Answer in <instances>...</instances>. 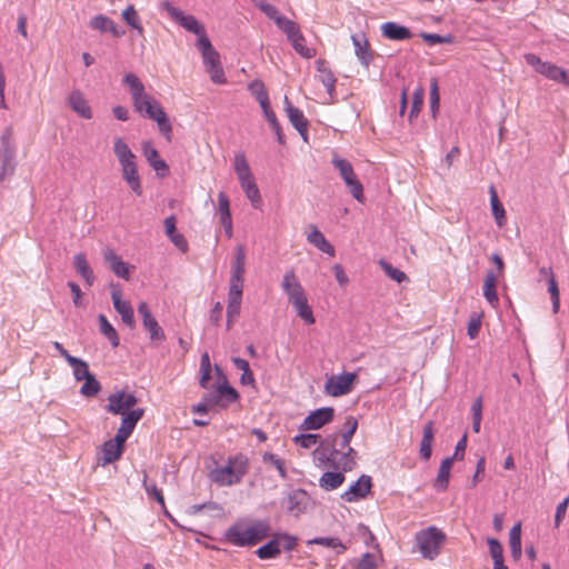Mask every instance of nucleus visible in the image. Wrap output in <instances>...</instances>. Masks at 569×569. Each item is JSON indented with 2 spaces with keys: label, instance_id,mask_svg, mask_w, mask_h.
<instances>
[{
  "label": "nucleus",
  "instance_id": "obj_1",
  "mask_svg": "<svg viewBox=\"0 0 569 569\" xmlns=\"http://www.w3.org/2000/svg\"><path fill=\"white\" fill-rule=\"evenodd\" d=\"M351 439L343 432L328 435L313 451V459L320 466L351 471L357 465V451L350 447Z\"/></svg>",
  "mask_w": 569,
  "mask_h": 569
},
{
  "label": "nucleus",
  "instance_id": "obj_2",
  "mask_svg": "<svg viewBox=\"0 0 569 569\" xmlns=\"http://www.w3.org/2000/svg\"><path fill=\"white\" fill-rule=\"evenodd\" d=\"M123 82L129 87L134 110L157 122L159 131L171 139V122L160 103L146 92L144 84L134 73H127Z\"/></svg>",
  "mask_w": 569,
  "mask_h": 569
},
{
  "label": "nucleus",
  "instance_id": "obj_3",
  "mask_svg": "<svg viewBox=\"0 0 569 569\" xmlns=\"http://www.w3.org/2000/svg\"><path fill=\"white\" fill-rule=\"evenodd\" d=\"M269 531V523L264 520H258L247 527L241 525L230 527L226 532V538L238 547L254 546L264 539Z\"/></svg>",
  "mask_w": 569,
  "mask_h": 569
},
{
  "label": "nucleus",
  "instance_id": "obj_4",
  "mask_svg": "<svg viewBox=\"0 0 569 569\" xmlns=\"http://www.w3.org/2000/svg\"><path fill=\"white\" fill-rule=\"evenodd\" d=\"M249 469L248 458L239 455L228 460L223 467L210 471V479L219 486H233L239 483Z\"/></svg>",
  "mask_w": 569,
  "mask_h": 569
},
{
  "label": "nucleus",
  "instance_id": "obj_5",
  "mask_svg": "<svg viewBox=\"0 0 569 569\" xmlns=\"http://www.w3.org/2000/svg\"><path fill=\"white\" fill-rule=\"evenodd\" d=\"M445 541L446 535L435 526H430L416 533L418 550L423 558L429 560H433L440 553Z\"/></svg>",
  "mask_w": 569,
  "mask_h": 569
},
{
  "label": "nucleus",
  "instance_id": "obj_6",
  "mask_svg": "<svg viewBox=\"0 0 569 569\" xmlns=\"http://www.w3.org/2000/svg\"><path fill=\"white\" fill-rule=\"evenodd\" d=\"M331 162L335 166V168L339 171L340 177L345 181L352 197L357 201L363 202V186L357 178L351 162L348 161L347 159L340 158L338 154L333 156Z\"/></svg>",
  "mask_w": 569,
  "mask_h": 569
},
{
  "label": "nucleus",
  "instance_id": "obj_7",
  "mask_svg": "<svg viewBox=\"0 0 569 569\" xmlns=\"http://www.w3.org/2000/svg\"><path fill=\"white\" fill-rule=\"evenodd\" d=\"M216 371L218 376L222 378L223 383L219 385L214 390L206 393L204 397L207 398V403H209L212 409L216 407L226 409L238 400L239 393L233 387L229 386L227 378L218 366H216Z\"/></svg>",
  "mask_w": 569,
  "mask_h": 569
},
{
  "label": "nucleus",
  "instance_id": "obj_8",
  "mask_svg": "<svg viewBox=\"0 0 569 569\" xmlns=\"http://www.w3.org/2000/svg\"><path fill=\"white\" fill-rule=\"evenodd\" d=\"M11 132L8 130L1 136V150H0V181L13 176L17 167L16 161V146L11 141Z\"/></svg>",
  "mask_w": 569,
  "mask_h": 569
},
{
  "label": "nucleus",
  "instance_id": "obj_9",
  "mask_svg": "<svg viewBox=\"0 0 569 569\" xmlns=\"http://www.w3.org/2000/svg\"><path fill=\"white\" fill-rule=\"evenodd\" d=\"M161 10L166 11L171 19L179 23L187 31L198 36L204 31V27L192 14H187L170 1L164 0L160 3Z\"/></svg>",
  "mask_w": 569,
  "mask_h": 569
},
{
  "label": "nucleus",
  "instance_id": "obj_10",
  "mask_svg": "<svg viewBox=\"0 0 569 569\" xmlns=\"http://www.w3.org/2000/svg\"><path fill=\"white\" fill-rule=\"evenodd\" d=\"M313 506L315 501L303 489L291 490L286 497V510L296 518L307 513Z\"/></svg>",
  "mask_w": 569,
  "mask_h": 569
},
{
  "label": "nucleus",
  "instance_id": "obj_11",
  "mask_svg": "<svg viewBox=\"0 0 569 569\" xmlns=\"http://www.w3.org/2000/svg\"><path fill=\"white\" fill-rule=\"evenodd\" d=\"M108 403L104 409L112 415H127L138 403V398L133 393L118 390L108 396Z\"/></svg>",
  "mask_w": 569,
  "mask_h": 569
},
{
  "label": "nucleus",
  "instance_id": "obj_12",
  "mask_svg": "<svg viewBox=\"0 0 569 569\" xmlns=\"http://www.w3.org/2000/svg\"><path fill=\"white\" fill-rule=\"evenodd\" d=\"M357 379L353 372H345L337 376H331L325 383V391L332 397H340L347 395L352 389V383Z\"/></svg>",
  "mask_w": 569,
  "mask_h": 569
},
{
  "label": "nucleus",
  "instance_id": "obj_13",
  "mask_svg": "<svg viewBox=\"0 0 569 569\" xmlns=\"http://www.w3.org/2000/svg\"><path fill=\"white\" fill-rule=\"evenodd\" d=\"M526 62L533 67L537 72L545 76L546 78L559 82L561 81V77L565 76V69L550 63V62H543L540 60L539 57H537L533 53H528L525 56Z\"/></svg>",
  "mask_w": 569,
  "mask_h": 569
},
{
  "label": "nucleus",
  "instance_id": "obj_14",
  "mask_svg": "<svg viewBox=\"0 0 569 569\" xmlns=\"http://www.w3.org/2000/svg\"><path fill=\"white\" fill-rule=\"evenodd\" d=\"M335 409L332 407L319 408L311 411L300 426L302 430H318L333 420Z\"/></svg>",
  "mask_w": 569,
  "mask_h": 569
},
{
  "label": "nucleus",
  "instance_id": "obj_15",
  "mask_svg": "<svg viewBox=\"0 0 569 569\" xmlns=\"http://www.w3.org/2000/svg\"><path fill=\"white\" fill-rule=\"evenodd\" d=\"M282 32L286 33L288 40L291 42L293 49L303 58L310 59L315 57L316 50L306 46L303 34L300 32L298 24L292 21Z\"/></svg>",
  "mask_w": 569,
  "mask_h": 569
},
{
  "label": "nucleus",
  "instance_id": "obj_16",
  "mask_svg": "<svg viewBox=\"0 0 569 569\" xmlns=\"http://www.w3.org/2000/svg\"><path fill=\"white\" fill-rule=\"evenodd\" d=\"M138 313L142 318V326L149 332L150 339L152 341H163L166 339L164 332L152 316L147 302L139 303Z\"/></svg>",
  "mask_w": 569,
  "mask_h": 569
},
{
  "label": "nucleus",
  "instance_id": "obj_17",
  "mask_svg": "<svg viewBox=\"0 0 569 569\" xmlns=\"http://www.w3.org/2000/svg\"><path fill=\"white\" fill-rule=\"evenodd\" d=\"M372 480L370 476L362 475L353 482L348 490L341 495V499L347 502H355L365 499L371 491Z\"/></svg>",
  "mask_w": 569,
  "mask_h": 569
},
{
  "label": "nucleus",
  "instance_id": "obj_18",
  "mask_svg": "<svg viewBox=\"0 0 569 569\" xmlns=\"http://www.w3.org/2000/svg\"><path fill=\"white\" fill-rule=\"evenodd\" d=\"M281 288L291 305L307 297L303 287L292 269L286 271L283 274Z\"/></svg>",
  "mask_w": 569,
  "mask_h": 569
},
{
  "label": "nucleus",
  "instance_id": "obj_19",
  "mask_svg": "<svg viewBox=\"0 0 569 569\" xmlns=\"http://www.w3.org/2000/svg\"><path fill=\"white\" fill-rule=\"evenodd\" d=\"M111 300L123 323L133 328L136 326L133 309L129 301L122 299V292L119 288L112 287Z\"/></svg>",
  "mask_w": 569,
  "mask_h": 569
},
{
  "label": "nucleus",
  "instance_id": "obj_20",
  "mask_svg": "<svg viewBox=\"0 0 569 569\" xmlns=\"http://www.w3.org/2000/svg\"><path fill=\"white\" fill-rule=\"evenodd\" d=\"M316 69L318 71V79L325 86L326 91L331 101L336 99V83L337 78L333 72L328 67V63L323 59H318L316 61Z\"/></svg>",
  "mask_w": 569,
  "mask_h": 569
},
{
  "label": "nucleus",
  "instance_id": "obj_21",
  "mask_svg": "<svg viewBox=\"0 0 569 569\" xmlns=\"http://www.w3.org/2000/svg\"><path fill=\"white\" fill-rule=\"evenodd\" d=\"M284 110L287 112V116L291 122V124L297 129V131L300 133V136L303 138L305 141L308 140V121L303 114V112L292 106V103L289 101V99L284 98Z\"/></svg>",
  "mask_w": 569,
  "mask_h": 569
},
{
  "label": "nucleus",
  "instance_id": "obj_22",
  "mask_svg": "<svg viewBox=\"0 0 569 569\" xmlns=\"http://www.w3.org/2000/svg\"><path fill=\"white\" fill-rule=\"evenodd\" d=\"M89 27L99 32H110L114 38H120L126 33L111 18L104 14L93 16L89 21Z\"/></svg>",
  "mask_w": 569,
  "mask_h": 569
},
{
  "label": "nucleus",
  "instance_id": "obj_23",
  "mask_svg": "<svg viewBox=\"0 0 569 569\" xmlns=\"http://www.w3.org/2000/svg\"><path fill=\"white\" fill-rule=\"evenodd\" d=\"M142 151L148 163L159 177H166L169 174V167L167 162L159 157V152L153 148L151 142H144L142 144Z\"/></svg>",
  "mask_w": 569,
  "mask_h": 569
},
{
  "label": "nucleus",
  "instance_id": "obj_24",
  "mask_svg": "<svg viewBox=\"0 0 569 569\" xmlns=\"http://www.w3.org/2000/svg\"><path fill=\"white\" fill-rule=\"evenodd\" d=\"M351 40L355 47V54L357 56L360 63L368 69L373 59V54L370 50V44L366 34H353Z\"/></svg>",
  "mask_w": 569,
  "mask_h": 569
},
{
  "label": "nucleus",
  "instance_id": "obj_25",
  "mask_svg": "<svg viewBox=\"0 0 569 569\" xmlns=\"http://www.w3.org/2000/svg\"><path fill=\"white\" fill-rule=\"evenodd\" d=\"M120 167L122 179L128 183L133 193L141 196L143 190L137 161L123 163Z\"/></svg>",
  "mask_w": 569,
  "mask_h": 569
},
{
  "label": "nucleus",
  "instance_id": "obj_26",
  "mask_svg": "<svg viewBox=\"0 0 569 569\" xmlns=\"http://www.w3.org/2000/svg\"><path fill=\"white\" fill-rule=\"evenodd\" d=\"M124 447L113 439H109L101 446V457L98 459V465L107 466L119 460L123 453Z\"/></svg>",
  "mask_w": 569,
  "mask_h": 569
},
{
  "label": "nucleus",
  "instance_id": "obj_27",
  "mask_svg": "<svg viewBox=\"0 0 569 569\" xmlns=\"http://www.w3.org/2000/svg\"><path fill=\"white\" fill-rule=\"evenodd\" d=\"M103 259L109 264L112 272L126 280L130 277L129 266L118 256L114 250L107 248L103 250Z\"/></svg>",
  "mask_w": 569,
  "mask_h": 569
},
{
  "label": "nucleus",
  "instance_id": "obj_28",
  "mask_svg": "<svg viewBox=\"0 0 569 569\" xmlns=\"http://www.w3.org/2000/svg\"><path fill=\"white\" fill-rule=\"evenodd\" d=\"M218 213L221 224L224 228L227 237H232V219L230 212V202L227 194L221 191L218 194Z\"/></svg>",
  "mask_w": 569,
  "mask_h": 569
},
{
  "label": "nucleus",
  "instance_id": "obj_29",
  "mask_svg": "<svg viewBox=\"0 0 569 569\" xmlns=\"http://www.w3.org/2000/svg\"><path fill=\"white\" fill-rule=\"evenodd\" d=\"M259 103L262 108V111L264 113L266 119L270 123L271 128L273 129L277 140L280 144L284 143V134L282 132L281 126L277 120L276 113L271 110L269 104V97L264 93H260L259 97Z\"/></svg>",
  "mask_w": 569,
  "mask_h": 569
},
{
  "label": "nucleus",
  "instance_id": "obj_30",
  "mask_svg": "<svg viewBox=\"0 0 569 569\" xmlns=\"http://www.w3.org/2000/svg\"><path fill=\"white\" fill-rule=\"evenodd\" d=\"M254 6L262 11L269 19L273 20L277 27L282 31L289 23L292 22V20L286 18L284 16L280 14L278 9L263 1V0H253Z\"/></svg>",
  "mask_w": 569,
  "mask_h": 569
},
{
  "label": "nucleus",
  "instance_id": "obj_31",
  "mask_svg": "<svg viewBox=\"0 0 569 569\" xmlns=\"http://www.w3.org/2000/svg\"><path fill=\"white\" fill-rule=\"evenodd\" d=\"M68 102L70 108L78 113L83 119H91L92 118V111L88 103V101L84 99L83 94L79 90H73L69 97Z\"/></svg>",
  "mask_w": 569,
  "mask_h": 569
},
{
  "label": "nucleus",
  "instance_id": "obj_32",
  "mask_svg": "<svg viewBox=\"0 0 569 569\" xmlns=\"http://www.w3.org/2000/svg\"><path fill=\"white\" fill-rule=\"evenodd\" d=\"M381 33L385 38L397 41L408 40L412 37L409 28L391 21L381 24Z\"/></svg>",
  "mask_w": 569,
  "mask_h": 569
},
{
  "label": "nucleus",
  "instance_id": "obj_33",
  "mask_svg": "<svg viewBox=\"0 0 569 569\" xmlns=\"http://www.w3.org/2000/svg\"><path fill=\"white\" fill-rule=\"evenodd\" d=\"M176 222L177 221L174 216L167 217L163 221L164 232L177 248H179L182 252H186L188 250V242L183 234L177 231Z\"/></svg>",
  "mask_w": 569,
  "mask_h": 569
},
{
  "label": "nucleus",
  "instance_id": "obj_34",
  "mask_svg": "<svg viewBox=\"0 0 569 569\" xmlns=\"http://www.w3.org/2000/svg\"><path fill=\"white\" fill-rule=\"evenodd\" d=\"M73 267L77 273L83 278L86 284L91 287L94 282L96 277L93 274L91 267L89 266V262L84 253L80 252L74 256Z\"/></svg>",
  "mask_w": 569,
  "mask_h": 569
},
{
  "label": "nucleus",
  "instance_id": "obj_35",
  "mask_svg": "<svg viewBox=\"0 0 569 569\" xmlns=\"http://www.w3.org/2000/svg\"><path fill=\"white\" fill-rule=\"evenodd\" d=\"M435 436L433 421H428L423 426L422 439L420 442L419 453L421 459L429 460L432 452V441Z\"/></svg>",
  "mask_w": 569,
  "mask_h": 569
},
{
  "label": "nucleus",
  "instance_id": "obj_36",
  "mask_svg": "<svg viewBox=\"0 0 569 569\" xmlns=\"http://www.w3.org/2000/svg\"><path fill=\"white\" fill-rule=\"evenodd\" d=\"M307 240L320 251L328 253L329 256H335L333 246L326 239L323 233L317 227H311V231L308 233Z\"/></svg>",
  "mask_w": 569,
  "mask_h": 569
},
{
  "label": "nucleus",
  "instance_id": "obj_37",
  "mask_svg": "<svg viewBox=\"0 0 569 569\" xmlns=\"http://www.w3.org/2000/svg\"><path fill=\"white\" fill-rule=\"evenodd\" d=\"M233 169L239 179L240 184L253 179L251 169L244 153L238 152L233 159Z\"/></svg>",
  "mask_w": 569,
  "mask_h": 569
},
{
  "label": "nucleus",
  "instance_id": "obj_38",
  "mask_svg": "<svg viewBox=\"0 0 569 569\" xmlns=\"http://www.w3.org/2000/svg\"><path fill=\"white\" fill-rule=\"evenodd\" d=\"M497 276L493 271H488L483 281V297L492 307H497L499 298L497 295Z\"/></svg>",
  "mask_w": 569,
  "mask_h": 569
},
{
  "label": "nucleus",
  "instance_id": "obj_39",
  "mask_svg": "<svg viewBox=\"0 0 569 569\" xmlns=\"http://www.w3.org/2000/svg\"><path fill=\"white\" fill-rule=\"evenodd\" d=\"M113 152L119 164L137 161L136 154L131 151L128 143L122 138H116L113 142Z\"/></svg>",
  "mask_w": 569,
  "mask_h": 569
},
{
  "label": "nucleus",
  "instance_id": "obj_40",
  "mask_svg": "<svg viewBox=\"0 0 569 569\" xmlns=\"http://www.w3.org/2000/svg\"><path fill=\"white\" fill-rule=\"evenodd\" d=\"M453 463V458H445L439 467L438 475L435 481L437 490L445 491L448 488L450 471Z\"/></svg>",
  "mask_w": 569,
  "mask_h": 569
},
{
  "label": "nucleus",
  "instance_id": "obj_41",
  "mask_svg": "<svg viewBox=\"0 0 569 569\" xmlns=\"http://www.w3.org/2000/svg\"><path fill=\"white\" fill-rule=\"evenodd\" d=\"M343 472L345 471H342V472H333V471L325 472L321 476V478L319 479L320 487L328 491L339 488L346 479Z\"/></svg>",
  "mask_w": 569,
  "mask_h": 569
},
{
  "label": "nucleus",
  "instance_id": "obj_42",
  "mask_svg": "<svg viewBox=\"0 0 569 569\" xmlns=\"http://www.w3.org/2000/svg\"><path fill=\"white\" fill-rule=\"evenodd\" d=\"M240 186H241L246 197L251 202V206L254 209H260L262 206V198H261L260 190L254 181V178L240 184Z\"/></svg>",
  "mask_w": 569,
  "mask_h": 569
},
{
  "label": "nucleus",
  "instance_id": "obj_43",
  "mask_svg": "<svg viewBox=\"0 0 569 569\" xmlns=\"http://www.w3.org/2000/svg\"><path fill=\"white\" fill-rule=\"evenodd\" d=\"M489 552L493 560V569H508L503 563V549L501 543L496 538H488Z\"/></svg>",
  "mask_w": 569,
  "mask_h": 569
},
{
  "label": "nucleus",
  "instance_id": "obj_44",
  "mask_svg": "<svg viewBox=\"0 0 569 569\" xmlns=\"http://www.w3.org/2000/svg\"><path fill=\"white\" fill-rule=\"evenodd\" d=\"M67 362L73 370L76 381H82L91 375L89 366L84 360L72 356L70 359L67 358Z\"/></svg>",
  "mask_w": 569,
  "mask_h": 569
},
{
  "label": "nucleus",
  "instance_id": "obj_45",
  "mask_svg": "<svg viewBox=\"0 0 569 569\" xmlns=\"http://www.w3.org/2000/svg\"><path fill=\"white\" fill-rule=\"evenodd\" d=\"M124 22L134 29L140 36L143 34L144 29L141 24L140 17L132 4L128 6L121 13Z\"/></svg>",
  "mask_w": 569,
  "mask_h": 569
},
{
  "label": "nucleus",
  "instance_id": "obj_46",
  "mask_svg": "<svg viewBox=\"0 0 569 569\" xmlns=\"http://www.w3.org/2000/svg\"><path fill=\"white\" fill-rule=\"evenodd\" d=\"M297 315L308 325H313L316 319L311 307L308 303L307 297L292 303Z\"/></svg>",
  "mask_w": 569,
  "mask_h": 569
},
{
  "label": "nucleus",
  "instance_id": "obj_47",
  "mask_svg": "<svg viewBox=\"0 0 569 569\" xmlns=\"http://www.w3.org/2000/svg\"><path fill=\"white\" fill-rule=\"evenodd\" d=\"M246 272V250L242 244H238L236 248L234 259L231 267L232 276L244 277Z\"/></svg>",
  "mask_w": 569,
  "mask_h": 569
},
{
  "label": "nucleus",
  "instance_id": "obj_48",
  "mask_svg": "<svg viewBox=\"0 0 569 569\" xmlns=\"http://www.w3.org/2000/svg\"><path fill=\"white\" fill-rule=\"evenodd\" d=\"M490 204L497 224L499 227H502L506 220V211L503 206L499 201L497 192L493 187L490 188Z\"/></svg>",
  "mask_w": 569,
  "mask_h": 569
},
{
  "label": "nucleus",
  "instance_id": "obj_49",
  "mask_svg": "<svg viewBox=\"0 0 569 569\" xmlns=\"http://www.w3.org/2000/svg\"><path fill=\"white\" fill-rule=\"evenodd\" d=\"M143 415H144V409H142V408L132 409L127 415H122L120 427L127 429L128 431H130L132 433L137 423L143 417Z\"/></svg>",
  "mask_w": 569,
  "mask_h": 569
},
{
  "label": "nucleus",
  "instance_id": "obj_50",
  "mask_svg": "<svg viewBox=\"0 0 569 569\" xmlns=\"http://www.w3.org/2000/svg\"><path fill=\"white\" fill-rule=\"evenodd\" d=\"M98 321L100 325V332L108 338L112 347L119 346V336L112 325L108 321L106 316L99 315Z\"/></svg>",
  "mask_w": 569,
  "mask_h": 569
},
{
  "label": "nucleus",
  "instance_id": "obj_51",
  "mask_svg": "<svg viewBox=\"0 0 569 569\" xmlns=\"http://www.w3.org/2000/svg\"><path fill=\"white\" fill-rule=\"evenodd\" d=\"M84 380V383L81 386L80 388V395L86 397V398H93L96 397L100 390H101V385L100 382L96 379L94 375L91 373L89 377H87Z\"/></svg>",
  "mask_w": 569,
  "mask_h": 569
},
{
  "label": "nucleus",
  "instance_id": "obj_52",
  "mask_svg": "<svg viewBox=\"0 0 569 569\" xmlns=\"http://www.w3.org/2000/svg\"><path fill=\"white\" fill-rule=\"evenodd\" d=\"M280 552H281V550H280V547H279V540L278 539H272L268 543L261 546L260 548H258L256 550V555L260 559L276 558L277 556L280 555Z\"/></svg>",
  "mask_w": 569,
  "mask_h": 569
},
{
  "label": "nucleus",
  "instance_id": "obj_53",
  "mask_svg": "<svg viewBox=\"0 0 569 569\" xmlns=\"http://www.w3.org/2000/svg\"><path fill=\"white\" fill-rule=\"evenodd\" d=\"M323 439L321 438V436L316 435V433H300V435H297L296 437H293V439H292V441L297 446L305 448V449H310L316 445L320 446V442Z\"/></svg>",
  "mask_w": 569,
  "mask_h": 569
},
{
  "label": "nucleus",
  "instance_id": "obj_54",
  "mask_svg": "<svg viewBox=\"0 0 569 569\" xmlns=\"http://www.w3.org/2000/svg\"><path fill=\"white\" fill-rule=\"evenodd\" d=\"M482 397L479 396L475 399L471 406V415H472V430L476 433L480 432L481 420H482Z\"/></svg>",
  "mask_w": 569,
  "mask_h": 569
},
{
  "label": "nucleus",
  "instance_id": "obj_55",
  "mask_svg": "<svg viewBox=\"0 0 569 569\" xmlns=\"http://www.w3.org/2000/svg\"><path fill=\"white\" fill-rule=\"evenodd\" d=\"M425 99V89L422 86H419L412 96V103L409 113V120L411 121L415 117H417L421 110L422 103Z\"/></svg>",
  "mask_w": 569,
  "mask_h": 569
},
{
  "label": "nucleus",
  "instance_id": "obj_56",
  "mask_svg": "<svg viewBox=\"0 0 569 569\" xmlns=\"http://www.w3.org/2000/svg\"><path fill=\"white\" fill-rule=\"evenodd\" d=\"M309 543L320 545L336 549L338 553H342L346 550V546L338 538L332 537H319L315 538Z\"/></svg>",
  "mask_w": 569,
  "mask_h": 569
},
{
  "label": "nucleus",
  "instance_id": "obj_57",
  "mask_svg": "<svg viewBox=\"0 0 569 569\" xmlns=\"http://www.w3.org/2000/svg\"><path fill=\"white\" fill-rule=\"evenodd\" d=\"M380 266L381 268L383 269V271L386 272V274L397 281L398 283H401L403 282L405 280H407V276L403 271L392 267L389 262L385 261V260H380Z\"/></svg>",
  "mask_w": 569,
  "mask_h": 569
},
{
  "label": "nucleus",
  "instance_id": "obj_58",
  "mask_svg": "<svg viewBox=\"0 0 569 569\" xmlns=\"http://www.w3.org/2000/svg\"><path fill=\"white\" fill-rule=\"evenodd\" d=\"M548 292L550 293L553 311L557 312L559 309L560 298L555 274H551V277L548 279Z\"/></svg>",
  "mask_w": 569,
  "mask_h": 569
},
{
  "label": "nucleus",
  "instance_id": "obj_59",
  "mask_svg": "<svg viewBox=\"0 0 569 569\" xmlns=\"http://www.w3.org/2000/svg\"><path fill=\"white\" fill-rule=\"evenodd\" d=\"M421 38L429 46L440 44V43H451L453 41V37L451 34L440 36L437 33H421Z\"/></svg>",
  "mask_w": 569,
  "mask_h": 569
},
{
  "label": "nucleus",
  "instance_id": "obj_60",
  "mask_svg": "<svg viewBox=\"0 0 569 569\" xmlns=\"http://www.w3.org/2000/svg\"><path fill=\"white\" fill-rule=\"evenodd\" d=\"M263 461L271 462L276 467V469L278 470V472L282 479H286L288 477L287 470L284 467V461L282 459L278 458L274 453H264Z\"/></svg>",
  "mask_w": 569,
  "mask_h": 569
},
{
  "label": "nucleus",
  "instance_id": "obj_61",
  "mask_svg": "<svg viewBox=\"0 0 569 569\" xmlns=\"http://www.w3.org/2000/svg\"><path fill=\"white\" fill-rule=\"evenodd\" d=\"M481 329V315L473 313L471 315L468 327H467V333L470 339L477 338L479 335V331Z\"/></svg>",
  "mask_w": 569,
  "mask_h": 569
},
{
  "label": "nucleus",
  "instance_id": "obj_62",
  "mask_svg": "<svg viewBox=\"0 0 569 569\" xmlns=\"http://www.w3.org/2000/svg\"><path fill=\"white\" fill-rule=\"evenodd\" d=\"M510 549H521V525H515L509 532Z\"/></svg>",
  "mask_w": 569,
  "mask_h": 569
},
{
  "label": "nucleus",
  "instance_id": "obj_63",
  "mask_svg": "<svg viewBox=\"0 0 569 569\" xmlns=\"http://www.w3.org/2000/svg\"><path fill=\"white\" fill-rule=\"evenodd\" d=\"M206 70L209 72L212 82L218 84L226 82V77L221 64L209 67Z\"/></svg>",
  "mask_w": 569,
  "mask_h": 569
},
{
  "label": "nucleus",
  "instance_id": "obj_64",
  "mask_svg": "<svg viewBox=\"0 0 569 569\" xmlns=\"http://www.w3.org/2000/svg\"><path fill=\"white\" fill-rule=\"evenodd\" d=\"M376 557L370 552L362 555L357 566L358 569H376Z\"/></svg>",
  "mask_w": 569,
  "mask_h": 569
}]
</instances>
